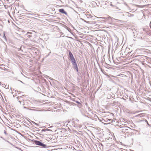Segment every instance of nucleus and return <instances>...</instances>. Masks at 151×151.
I'll return each mask as SVG.
<instances>
[{"label": "nucleus", "mask_w": 151, "mask_h": 151, "mask_svg": "<svg viewBox=\"0 0 151 151\" xmlns=\"http://www.w3.org/2000/svg\"><path fill=\"white\" fill-rule=\"evenodd\" d=\"M70 104L71 105L75 106L76 105V104L73 102H70Z\"/></svg>", "instance_id": "nucleus-13"}, {"label": "nucleus", "mask_w": 151, "mask_h": 151, "mask_svg": "<svg viewBox=\"0 0 151 151\" xmlns=\"http://www.w3.org/2000/svg\"><path fill=\"white\" fill-rule=\"evenodd\" d=\"M138 7H140V6L139 5H138Z\"/></svg>", "instance_id": "nucleus-27"}, {"label": "nucleus", "mask_w": 151, "mask_h": 151, "mask_svg": "<svg viewBox=\"0 0 151 151\" xmlns=\"http://www.w3.org/2000/svg\"><path fill=\"white\" fill-rule=\"evenodd\" d=\"M80 19H81L82 21H84V22H86V23H88V24H90V23L89 22H88V21H86L85 20H84V19H82V18H81Z\"/></svg>", "instance_id": "nucleus-10"}, {"label": "nucleus", "mask_w": 151, "mask_h": 151, "mask_svg": "<svg viewBox=\"0 0 151 151\" xmlns=\"http://www.w3.org/2000/svg\"><path fill=\"white\" fill-rule=\"evenodd\" d=\"M36 144L42 146V144L41 143V142L38 141H37L36 142Z\"/></svg>", "instance_id": "nucleus-9"}, {"label": "nucleus", "mask_w": 151, "mask_h": 151, "mask_svg": "<svg viewBox=\"0 0 151 151\" xmlns=\"http://www.w3.org/2000/svg\"><path fill=\"white\" fill-rule=\"evenodd\" d=\"M110 5H111V6H113V5L111 4V3L110 4Z\"/></svg>", "instance_id": "nucleus-22"}, {"label": "nucleus", "mask_w": 151, "mask_h": 151, "mask_svg": "<svg viewBox=\"0 0 151 151\" xmlns=\"http://www.w3.org/2000/svg\"><path fill=\"white\" fill-rule=\"evenodd\" d=\"M108 3H109L107 1H106L105 3V4L106 5H107Z\"/></svg>", "instance_id": "nucleus-18"}, {"label": "nucleus", "mask_w": 151, "mask_h": 151, "mask_svg": "<svg viewBox=\"0 0 151 151\" xmlns=\"http://www.w3.org/2000/svg\"><path fill=\"white\" fill-rule=\"evenodd\" d=\"M32 32H27V35H28V34H29V35H32Z\"/></svg>", "instance_id": "nucleus-16"}, {"label": "nucleus", "mask_w": 151, "mask_h": 151, "mask_svg": "<svg viewBox=\"0 0 151 151\" xmlns=\"http://www.w3.org/2000/svg\"><path fill=\"white\" fill-rule=\"evenodd\" d=\"M27 37L29 38H30V37H32V35H29L28 34V35H27Z\"/></svg>", "instance_id": "nucleus-15"}, {"label": "nucleus", "mask_w": 151, "mask_h": 151, "mask_svg": "<svg viewBox=\"0 0 151 151\" xmlns=\"http://www.w3.org/2000/svg\"><path fill=\"white\" fill-rule=\"evenodd\" d=\"M1 82H0V85H1Z\"/></svg>", "instance_id": "nucleus-26"}, {"label": "nucleus", "mask_w": 151, "mask_h": 151, "mask_svg": "<svg viewBox=\"0 0 151 151\" xmlns=\"http://www.w3.org/2000/svg\"><path fill=\"white\" fill-rule=\"evenodd\" d=\"M99 18L104 19V20H102V21L104 22H107L108 20H109V22H110V20L111 21H112L113 20V19L117 21V22H118V21H122L121 20H120L116 19L112 17H111L110 16H108L106 17H101Z\"/></svg>", "instance_id": "nucleus-2"}, {"label": "nucleus", "mask_w": 151, "mask_h": 151, "mask_svg": "<svg viewBox=\"0 0 151 151\" xmlns=\"http://www.w3.org/2000/svg\"><path fill=\"white\" fill-rule=\"evenodd\" d=\"M65 28L69 32H71V29L69 28L68 27L66 26Z\"/></svg>", "instance_id": "nucleus-12"}, {"label": "nucleus", "mask_w": 151, "mask_h": 151, "mask_svg": "<svg viewBox=\"0 0 151 151\" xmlns=\"http://www.w3.org/2000/svg\"><path fill=\"white\" fill-rule=\"evenodd\" d=\"M20 81L22 83H23V82H22V81Z\"/></svg>", "instance_id": "nucleus-20"}, {"label": "nucleus", "mask_w": 151, "mask_h": 151, "mask_svg": "<svg viewBox=\"0 0 151 151\" xmlns=\"http://www.w3.org/2000/svg\"><path fill=\"white\" fill-rule=\"evenodd\" d=\"M3 37L4 39L6 40V41H7V40L6 38V36H5V32H4V36H3Z\"/></svg>", "instance_id": "nucleus-11"}, {"label": "nucleus", "mask_w": 151, "mask_h": 151, "mask_svg": "<svg viewBox=\"0 0 151 151\" xmlns=\"http://www.w3.org/2000/svg\"><path fill=\"white\" fill-rule=\"evenodd\" d=\"M73 101L78 104V106L80 108L82 106V104L80 102L75 100H74Z\"/></svg>", "instance_id": "nucleus-6"}, {"label": "nucleus", "mask_w": 151, "mask_h": 151, "mask_svg": "<svg viewBox=\"0 0 151 151\" xmlns=\"http://www.w3.org/2000/svg\"><path fill=\"white\" fill-rule=\"evenodd\" d=\"M125 15H126V16H127L130 17H132L134 16L133 14H130L127 12H125Z\"/></svg>", "instance_id": "nucleus-8"}, {"label": "nucleus", "mask_w": 151, "mask_h": 151, "mask_svg": "<svg viewBox=\"0 0 151 151\" xmlns=\"http://www.w3.org/2000/svg\"><path fill=\"white\" fill-rule=\"evenodd\" d=\"M31 121V122H32V123H35V122H33L31 120H30Z\"/></svg>", "instance_id": "nucleus-21"}, {"label": "nucleus", "mask_w": 151, "mask_h": 151, "mask_svg": "<svg viewBox=\"0 0 151 151\" xmlns=\"http://www.w3.org/2000/svg\"><path fill=\"white\" fill-rule=\"evenodd\" d=\"M78 122L79 120L76 118H71L67 120L65 123H76Z\"/></svg>", "instance_id": "nucleus-4"}, {"label": "nucleus", "mask_w": 151, "mask_h": 151, "mask_svg": "<svg viewBox=\"0 0 151 151\" xmlns=\"http://www.w3.org/2000/svg\"><path fill=\"white\" fill-rule=\"evenodd\" d=\"M29 123H31V122L30 121H29Z\"/></svg>", "instance_id": "nucleus-28"}, {"label": "nucleus", "mask_w": 151, "mask_h": 151, "mask_svg": "<svg viewBox=\"0 0 151 151\" xmlns=\"http://www.w3.org/2000/svg\"><path fill=\"white\" fill-rule=\"evenodd\" d=\"M126 119H125V120H124V121H126Z\"/></svg>", "instance_id": "nucleus-29"}, {"label": "nucleus", "mask_w": 151, "mask_h": 151, "mask_svg": "<svg viewBox=\"0 0 151 151\" xmlns=\"http://www.w3.org/2000/svg\"><path fill=\"white\" fill-rule=\"evenodd\" d=\"M24 108H26V109H27V108L25 107H24Z\"/></svg>", "instance_id": "nucleus-25"}, {"label": "nucleus", "mask_w": 151, "mask_h": 151, "mask_svg": "<svg viewBox=\"0 0 151 151\" xmlns=\"http://www.w3.org/2000/svg\"><path fill=\"white\" fill-rule=\"evenodd\" d=\"M85 15L87 17V18H91L93 17L90 14H89L87 12H86V13L85 14Z\"/></svg>", "instance_id": "nucleus-7"}, {"label": "nucleus", "mask_w": 151, "mask_h": 151, "mask_svg": "<svg viewBox=\"0 0 151 151\" xmlns=\"http://www.w3.org/2000/svg\"><path fill=\"white\" fill-rule=\"evenodd\" d=\"M122 16H126L125 15V12L124 13V14H122Z\"/></svg>", "instance_id": "nucleus-19"}, {"label": "nucleus", "mask_w": 151, "mask_h": 151, "mask_svg": "<svg viewBox=\"0 0 151 151\" xmlns=\"http://www.w3.org/2000/svg\"><path fill=\"white\" fill-rule=\"evenodd\" d=\"M69 56L72 65L73 66L74 68L75 69L77 72H78V69L77 64L76 60L72 54L71 52L70 51H68Z\"/></svg>", "instance_id": "nucleus-1"}, {"label": "nucleus", "mask_w": 151, "mask_h": 151, "mask_svg": "<svg viewBox=\"0 0 151 151\" xmlns=\"http://www.w3.org/2000/svg\"><path fill=\"white\" fill-rule=\"evenodd\" d=\"M116 103V102H115V101H114L113 103L114 104H115V103Z\"/></svg>", "instance_id": "nucleus-23"}, {"label": "nucleus", "mask_w": 151, "mask_h": 151, "mask_svg": "<svg viewBox=\"0 0 151 151\" xmlns=\"http://www.w3.org/2000/svg\"><path fill=\"white\" fill-rule=\"evenodd\" d=\"M22 97L21 96L20 97H17V100H19L20 98H21Z\"/></svg>", "instance_id": "nucleus-17"}, {"label": "nucleus", "mask_w": 151, "mask_h": 151, "mask_svg": "<svg viewBox=\"0 0 151 151\" xmlns=\"http://www.w3.org/2000/svg\"><path fill=\"white\" fill-rule=\"evenodd\" d=\"M59 12L60 13H61L63 14H65L66 15H67V13L65 12L64 9H60L59 10Z\"/></svg>", "instance_id": "nucleus-5"}, {"label": "nucleus", "mask_w": 151, "mask_h": 151, "mask_svg": "<svg viewBox=\"0 0 151 151\" xmlns=\"http://www.w3.org/2000/svg\"><path fill=\"white\" fill-rule=\"evenodd\" d=\"M146 123H148V122H147V121H146Z\"/></svg>", "instance_id": "nucleus-24"}, {"label": "nucleus", "mask_w": 151, "mask_h": 151, "mask_svg": "<svg viewBox=\"0 0 151 151\" xmlns=\"http://www.w3.org/2000/svg\"><path fill=\"white\" fill-rule=\"evenodd\" d=\"M126 119H125V120H124V121H126Z\"/></svg>", "instance_id": "nucleus-30"}, {"label": "nucleus", "mask_w": 151, "mask_h": 151, "mask_svg": "<svg viewBox=\"0 0 151 151\" xmlns=\"http://www.w3.org/2000/svg\"><path fill=\"white\" fill-rule=\"evenodd\" d=\"M19 102L20 103V104H22V105H24V103L23 102H22L21 101H19Z\"/></svg>", "instance_id": "nucleus-14"}, {"label": "nucleus", "mask_w": 151, "mask_h": 151, "mask_svg": "<svg viewBox=\"0 0 151 151\" xmlns=\"http://www.w3.org/2000/svg\"><path fill=\"white\" fill-rule=\"evenodd\" d=\"M118 123H119V122H117Z\"/></svg>", "instance_id": "nucleus-32"}, {"label": "nucleus", "mask_w": 151, "mask_h": 151, "mask_svg": "<svg viewBox=\"0 0 151 151\" xmlns=\"http://www.w3.org/2000/svg\"><path fill=\"white\" fill-rule=\"evenodd\" d=\"M144 57H145V56H144L138 55L134 57V59L133 60H137L139 61L142 62L144 60Z\"/></svg>", "instance_id": "nucleus-3"}, {"label": "nucleus", "mask_w": 151, "mask_h": 151, "mask_svg": "<svg viewBox=\"0 0 151 151\" xmlns=\"http://www.w3.org/2000/svg\"><path fill=\"white\" fill-rule=\"evenodd\" d=\"M126 119H125V120H124V121H126Z\"/></svg>", "instance_id": "nucleus-31"}]
</instances>
